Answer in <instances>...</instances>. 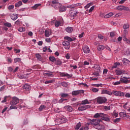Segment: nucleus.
Returning a JSON list of instances; mask_svg holds the SVG:
<instances>
[{"instance_id":"f257e3e1","label":"nucleus","mask_w":130,"mask_h":130,"mask_svg":"<svg viewBox=\"0 0 130 130\" xmlns=\"http://www.w3.org/2000/svg\"><path fill=\"white\" fill-rule=\"evenodd\" d=\"M96 100L98 104H104L107 102V99L104 96H99Z\"/></svg>"},{"instance_id":"f03ea898","label":"nucleus","mask_w":130,"mask_h":130,"mask_svg":"<svg viewBox=\"0 0 130 130\" xmlns=\"http://www.w3.org/2000/svg\"><path fill=\"white\" fill-rule=\"evenodd\" d=\"M50 6L53 7L55 10L59 9L60 7H61V4L58 3L56 0L52 1V3L50 4Z\"/></svg>"},{"instance_id":"7ed1b4c3","label":"nucleus","mask_w":130,"mask_h":130,"mask_svg":"<svg viewBox=\"0 0 130 130\" xmlns=\"http://www.w3.org/2000/svg\"><path fill=\"white\" fill-rule=\"evenodd\" d=\"M100 121H102L101 119H93L91 120V124L93 125V127H95V126H98L99 123H100Z\"/></svg>"},{"instance_id":"20e7f679","label":"nucleus","mask_w":130,"mask_h":130,"mask_svg":"<svg viewBox=\"0 0 130 130\" xmlns=\"http://www.w3.org/2000/svg\"><path fill=\"white\" fill-rule=\"evenodd\" d=\"M88 108H91V106L90 105L81 106L80 107H78V110L79 111H84V110H86V109H88Z\"/></svg>"},{"instance_id":"39448f33","label":"nucleus","mask_w":130,"mask_h":130,"mask_svg":"<svg viewBox=\"0 0 130 130\" xmlns=\"http://www.w3.org/2000/svg\"><path fill=\"white\" fill-rule=\"evenodd\" d=\"M84 93H85V90H74L72 91V95L73 96H78L79 94H83Z\"/></svg>"},{"instance_id":"423d86ee","label":"nucleus","mask_w":130,"mask_h":130,"mask_svg":"<svg viewBox=\"0 0 130 130\" xmlns=\"http://www.w3.org/2000/svg\"><path fill=\"white\" fill-rule=\"evenodd\" d=\"M112 93L115 95V96H119V97H123L124 96V92L121 91H117L114 90L112 91Z\"/></svg>"},{"instance_id":"0eeeda50","label":"nucleus","mask_w":130,"mask_h":130,"mask_svg":"<svg viewBox=\"0 0 130 130\" xmlns=\"http://www.w3.org/2000/svg\"><path fill=\"white\" fill-rule=\"evenodd\" d=\"M19 103V99L18 98L14 96L12 100L10 102L11 105H17Z\"/></svg>"},{"instance_id":"6e6552de","label":"nucleus","mask_w":130,"mask_h":130,"mask_svg":"<svg viewBox=\"0 0 130 130\" xmlns=\"http://www.w3.org/2000/svg\"><path fill=\"white\" fill-rule=\"evenodd\" d=\"M70 43L68 41H64L62 42V45L64 46V48L66 49H70Z\"/></svg>"},{"instance_id":"1a4fd4ad","label":"nucleus","mask_w":130,"mask_h":130,"mask_svg":"<svg viewBox=\"0 0 130 130\" xmlns=\"http://www.w3.org/2000/svg\"><path fill=\"white\" fill-rule=\"evenodd\" d=\"M94 128H96V129L103 130L105 128V126L99 124L98 125L94 126Z\"/></svg>"},{"instance_id":"9d476101","label":"nucleus","mask_w":130,"mask_h":130,"mask_svg":"<svg viewBox=\"0 0 130 130\" xmlns=\"http://www.w3.org/2000/svg\"><path fill=\"white\" fill-rule=\"evenodd\" d=\"M120 81L122 84H127V82H128V80H127V79L125 77L121 78Z\"/></svg>"},{"instance_id":"9b49d317","label":"nucleus","mask_w":130,"mask_h":130,"mask_svg":"<svg viewBox=\"0 0 130 130\" xmlns=\"http://www.w3.org/2000/svg\"><path fill=\"white\" fill-rule=\"evenodd\" d=\"M82 50L84 53H89V52H90V49L87 46H84L83 47Z\"/></svg>"},{"instance_id":"f8f14e48","label":"nucleus","mask_w":130,"mask_h":130,"mask_svg":"<svg viewBox=\"0 0 130 130\" xmlns=\"http://www.w3.org/2000/svg\"><path fill=\"white\" fill-rule=\"evenodd\" d=\"M23 90H25V91H30L31 87H30V85L26 84L22 86Z\"/></svg>"},{"instance_id":"ddd939ff","label":"nucleus","mask_w":130,"mask_h":130,"mask_svg":"<svg viewBox=\"0 0 130 130\" xmlns=\"http://www.w3.org/2000/svg\"><path fill=\"white\" fill-rule=\"evenodd\" d=\"M78 14V11L76 12H71L70 14V16L71 17V19H74L76 17H77V15Z\"/></svg>"},{"instance_id":"4468645a","label":"nucleus","mask_w":130,"mask_h":130,"mask_svg":"<svg viewBox=\"0 0 130 130\" xmlns=\"http://www.w3.org/2000/svg\"><path fill=\"white\" fill-rule=\"evenodd\" d=\"M102 94H107L108 95H112V92L107 90L103 89L102 90Z\"/></svg>"},{"instance_id":"2eb2a0df","label":"nucleus","mask_w":130,"mask_h":130,"mask_svg":"<svg viewBox=\"0 0 130 130\" xmlns=\"http://www.w3.org/2000/svg\"><path fill=\"white\" fill-rule=\"evenodd\" d=\"M119 115L120 117H129V116L128 115H126V113L125 112H120L119 113Z\"/></svg>"},{"instance_id":"dca6fc26","label":"nucleus","mask_w":130,"mask_h":130,"mask_svg":"<svg viewBox=\"0 0 130 130\" xmlns=\"http://www.w3.org/2000/svg\"><path fill=\"white\" fill-rule=\"evenodd\" d=\"M45 35L46 37H49L51 35V31L46 29L45 31Z\"/></svg>"},{"instance_id":"f3484780","label":"nucleus","mask_w":130,"mask_h":130,"mask_svg":"<svg viewBox=\"0 0 130 130\" xmlns=\"http://www.w3.org/2000/svg\"><path fill=\"white\" fill-rule=\"evenodd\" d=\"M86 104H90V102H89V101L87 99L82 101L81 103L80 104V105H86Z\"/></svg>"},{"instance_id":"a211bd4d","label":"nucleus","mask_w":130,"mask_h":130,"mask_svg":"<svg viewBox=\"0 0 130 130\" xmlns=\"http://www.w3.org/2000/svg\"><path fill=\"white\" fill-rule=\"evenodd\" d=\"M93 68L96 70V72L98 73H100L101 68H100V66L99 65L95 64Z\"/></svg>"},{"instance_id":"6ab92c4d","label":"nucleus","mask_w":130,"mask_h":130,"mask_svg":"<svg viewBox=\"0 0 130 130\" xmlns=\"http://www.w3.org/2000/svg\"><path fill=\"white\" fill-rule=\"evenodd\" d=\"M48 73H43L44 76H48V77H53V72L48 71Z\"/></svg>"},{"instance_id":"aec40b11","label":"nucleus","mask_w":130,"mask_h":130,"mask_svg":"<svg viewBox=\"0 0 130 130\" xmlns=\"http://www.w3.org/2000/svg\"><path fill=\"white\" fill-rule=\"evenodd\" d=\"M61 77H68V78H72V75L68 74V73H62L60 74Z\"/></svg>"},{"instance_id":"412c9836","label":"nucleus","mask_w":130,"mask_h":130,"mask_svg":"<svg viewBox=\"0 0 130 130\" xmlns=\"http://www.w3.org/2000/svg\"><path fill=\"white\" fill-rule=\"evenodd\" d=\"M116 73L117 74V76H120V75H122V74L124 73V71L122 70H116Z\"/></svg>"},{"instance_id":"4be33fe9","label":"nucleus","mask_w":130,"mask_h":130,"mask_svg":"<svg viewBox=\"0 0 130 130\" xmlns=\"http://www.w3.org/2000/svg\"><path fill=\"white\" fill-rule=\"evenodd\" d=\"M56 61L55 62L56 66H61V64H62V62H61V60H60V59H56Z\"/></svg>"},{"instance_id":"5701e85b","label":"nucleus","mask_w":130,"mask_h":130,"mask_svg":"<svg viewBox=\"0 0 130 130\" xmlns=\"http://www.w3.org/2000/svg\"><path fill=\"white\" fill-rule=\"evenodd\" d=\"M11 18L13 21H15L16 19H18V15L17 14H13L11 16Z\"/></svg>"},{"instance_id":"b1692460","label":"nucleus","mask_w":130,"mask_h":130,"mask_svg":"<svg viewBox=\"0 0 130 130\" xmlns=\"http://www.w3.org/2000/svg\"><path fill=\"white\" fill-rule=\"evenodd\" d=\"M23 3H22V1H19L15 4V7H16V8H19V7H21Z\"/></svg>"},{"instance_id":"393cba45","label":"nucleus","mask_w":130,"mask_h":130,"mask_svg":"<svg viewBox=\"0 0 130 130\" xmlns=\"http://www.w3.org/2000/svg\"><path fill=\"white\" fill-rule=\"evenodd\" d=\"M112 16H113V13L110 12V13L107 14V15H106L105 16V18L106 19H108V18H110V17H112Z\"/></svg>"},{"instance_id":"a878e982","label":"nucleus","mask_w":130,"mask_h":130,"mask_svg":"<svg viewBox=\"0 0 130 130\" xmlns=\"http://www.w3.org/2000/svg\"><path fill=\"white\" fill-rule=\"evenodd\" d=\"M66 31L68 32V33H72V32H73V28L68 27L66 28Z\"/></svg>"},{"instance_id":"bb28decb","label":"nucleus","mask_w":130,"mask_h":130,"mask_svg":"<svg viewBox=\"0 0 130 130\" xmlns=\"http://www.w3.org/2000/svg\"><path fill=\"white\" fill-rule=\"evenodd\" d=\"M49 60L51 61L52 62H54L55 61H56V58L54 56H50L49 57Z\"/></svg>"},{"instance_id":"cd10ccee","label":"nucleus","mask_w":130,"mask_h":130,"mask_svg":"<svg viewBox=\"0 0 130 130\" xmlns=\"http://www.w3.org/2000/svg\"><path fill=\"white\" fill-rule=\"evenodd\" d=\"M46 108V106L44 105H41L40 107L39 108V111H43V110H44Z\"/></svg>"},{"instance_id":"c85d7f7f","label":"nucleus","mask_w":130,"mask_h":130,"mask_svg":"<svg viewBox=\"0 0 130 130\" xmlns=\"http://www.w3.org/2000/svg\"><path fill=\"white\" fill-rule=\"evenodd\" d=\"M67 11V8L64 6L60 7L59 8V12H66Z\"/></svg>"},{"instance_id":"c756f323","label":"nucleus","mask_w":130,"mask_h":130,"mask_svg":"<svg viewBox=\"0 0 130 130\" xmlns=\"http://www.w3.org/2000/svg\"><path fill=\"white\" fill-rule=\"evenodd\" d=\"M64 39L65 40H68V42H69V41L72 42V41H74V40L73 39H72V38L69 37H64Z\"/></svg>"},{"instance_id":"7c9ffc66","label":"nucleus","mask_w":130,"mask_h":130,"mask_svg":"<svg viewBox=\"0 0 130 130\" xmlns=\"http://www.w3.org/2000/svg\"><path fill=\"white\" fill-rule=\"evenodd\" d=\"M36 57L38 59V60H40V61L42 60V58H41V55L39 53L36 54Z\"/></svg>"},{"instance_id":"2f4dec72","label":"nucleus","mask_w":130,"mask_h":130,"mask_svg":"<svg viewBox=\"0 0 130 130\" xmlns=\"http://www.w3.org/2000/svg\"><path fill=\"white\" fill-rule=\"evenodd\" d=\"M65 108L66 109H67V111L71 112L73 110V108L70 106H67L66 107H65Z\"/></svg>"},{"instance_id":"473e14b6","label":"nucleus","mask_w":130,"mask_h":130,"mask_svg":"<svg viewBox=\"0 0 130 130\" xmlns=\"http://www.w3.org/2000/svg\"><path fill=\"white\" fill-rule=\"evenodd\" d=\"M81 125H82V124H81V122L78 123L75 127V129H79V128H80V127H81Z\"/></svg>"},{"instance_id":"72a5a7b5","label":"nucleus","mask_w":130,"mask_h":130,"mask_svg":"<svg viewBox=\"0 0 130 130\" xmlns=\"http://www.w3.org/2000/svg\"><path fill=\"white\" fill-rule=\"evenodd\" d=\"M4 26L6 27H8V28H11L12 27V24L9 23V22H6L4 24Z\"/></svg>"},{"instance_id":"f704fd0d","label":"nucleus","mask_w":130,"mask_h":130,"mask_svg":"<svg viewBox=\"0 0 130 130\" xmlns=\"http://www.w3.org/2000/svg\"><path fill=\"white\" fill-rule=\"evenodd\" d=\"M17 77L19 78V79H25V77L24 75H22V74H20L19 73L17 74Z\"/></svg>"},{"instance_id":"c9c22d12","label":"nucleus","mask_w":130,"mask_h":130,"mask_svg":"<svg viewBox=\"0 0 130 130\" xmlns=\"http://www.w3.org/2000/svg\"><path fill=\"white\" fill-rule=\"evenodd\" d=\"M104 48H105L104 46H102V45H99L98 47V50H99L100 51L101 50H103Z\"/></svg>"},{"instance_id":"e433bc0d","label":"nucleus","mask_w":130,"mask_h":130,"mask_svg":"<svg viewBox=\"0 0 130 130\" xmlns=\"http://www.w3.org/2000/svg\"><path fill=\"white\" fill-rule=\"evenodd\" d=\"M123 41H125V42L128 44H129L130 40L126 38L125 37H123Z\"/></svg>"},{"instance_id":"4c0bfd02","label":"nucleus","mask_w":130,"mask_h":130,"mask_svg":"<svg viewBox=\"0 0 130 130\" xmlns=\"http://www.w3.org/2000/svg\"><path fill=\"white\" fill-rule=\"evenodd\" d=\"M102 119L105 120V121H110V118L106 117H103Z\"/></svg>"},{"instance_id":"58836bf2","label":"nucleus","mask_w":130,"mask_h":130,"mask_svg":"<svg viewBox=\"0 0 130 130\" xmlns=\"http://www.w3.org/2000/svg\"><path fill=\"white\" fill-rule=\"evenodd\" d=\"M54 80H47L44 82L45 84H52V83H54Z\"/></svg>"},{"instance_id":"ea45409f","label":"nucleus","mask_w":130,"mask_h":130,"mask_svg":"<svg viewBox=\"0 0 130 130\" xmlns=\"http://www.w3.org/2000/svg\"><path fill=\"white\" fill-rule=\"evenodd\" d=\"M40 6H41V4H35L34 6L32 7V8L34 9V10H36V9H37V8Z\"/></svg>"},{"instance_id":"a19ab883","label":"nucleus","mask_w":130,"mask_h":130,"mask_svg":"<svg viewBox=\"0 0 130 130\" xmlns=\"http://www.w3.org/2000/svg\"><path fill=\"white\" fill-rule=\"evenodd\" d=\"M91 91H92V92H94V93H97V92L99 91V89L97 88L92 87L91 89Z\"/></svg>"},{"instance_id":"79ce46f5","label":"nucleus","mask_w":130,"mask_h":130,"mask_svg":"<svg viewBox=\"0 0 130 130\" xmlns=\"http://www.w3.org/2000/svg\"><path fill=\"white\" fill-rule=\"evenodd\" d=\"M124 6H118L117 8V9L118 10V11H122L124 10Z\"/></svg>"},{"instance_id":"37998d69","label":"nucleus","mask_w":130,"mask_h":130,"mask_svg":"<svg viewBox=\"0 0 130 130\" xmlns=\"http://www.w3.org/2000/svg\"><path fill=\"white\" fill-rule=\"evenodd\" d=\"M18 31H19V32H25V31H26V29L25 27H20L18 29Z\"/></svg>"},{"instance_id":"c03bdc74","label":"nucleus","mask_w":130,"mask_h":130,"mask_svg":"<svg viewBox=\"0 0 130 130\" xmlns=\"http://www.w3.org/2000/svg\"><path fill=\"white\" fill-rule=\"evenodd\" d=\"M111 108V107L110 106H104V109H105V110H110Z\"/></svg>"},{"instance_id":"a18cd8bd","label":"nucleus","mask_w":130,"mask_h":130,"mask_svg":"<svg viewBox=\"0 0 130 130\" xmlns=\"http://www.w3.org/2000/svg\"><path fill=\"white\" fill-rule=\"evenodd\" d=\"M69 94L68 93H61V98H64L65 97H68Z\"/></svg>"},{"instance_id":"49530a36","label":"nucleus","mask_w":130,"mask_h":130,"mask_svg":"<svg viewBox=\"0 0 130 130\" xmlns=\"http://www.w3.org/2000/svg\"><path fill=\"white\" fill-rule=\"evenodd\" d=\"M110 35L111 38H113V37H114V36H115L116 34H115V32H111Z\"/></svg>"},{"instance_id":"de8ad7c7","label":"nucleus","mask_w":130,"mask_h":130,"mask_svg":"<svg viewBox=\"0 0 130 130\" xmlns=\"http://www.w3.org/2000/svg\"><path fill=\"white\" fill-rule=\"evenodd\" d=\"M8 97H9V96H5L4 97V100H3L1 102H2V103H6V102H7V99L8 98Z\"/></svg>"},{"instance_id":"09e8293b","label":"nucleus","mask_w":130,"mask_h":130,"mask_svg":"<svg viewBox=\"0 0 130 130\" xmlns=\"http://www.w3.org/2000/svg\"><path fill=\"white\" fill-rule=\"evenodd\" d=\"M18 108V107H17V106H10V109H17Z\"/></svg>"},{"instance_id":"8fccbe9b","label":"nucleus","mask_w":130,"mask_h":130,"mask_svg":"<svg viewBox=\"0 0 130 130\" xmlns=\"http://www.w3.org/2000/svg\"><path fill=\"white\" fill-rule=\"evenodd\" d=\"M18 61H21V59L20 58H16L14 59V62H18Z\"/></svg>"},{"instance_id":"3c124183","label":"nucleus","mask_w":130,"mask_h":130,"mask_svg":"<svg viewBox=\"0 0 130 130\" xmlns=\"http://www.w3.org/2000/svg\"><path fill=\"white\" fill-rule=\"evenodd\" d=\"M120 121V118H116L113 120V122L116 123Z\"/></svg>"},{"instance_id":"603ef678","label":"nucleus","mask_w":130,"mask_h":130,"mask_svg":"<svg viewBox=\"0 0 130 130\" xmlns=\"http://www.w3.org/2000/svg\"><path fill=\"white\" fill-rule=\"evenodd\" d=\"M59 25H60V21H56L55 23V27H58V26H59Z\"/></svg>"},{"instance_id":"864d4df0","label":"nucleus","mask_w":130,"mask_h":130,"mask_svg":"<svg viewBox=\"0 0 130 130\" xmlns=\"http://www.w3.org/2000/svg\"><path fill=\"white\" fill-rule=\"evenodd\" d=\"M68 100L67 99H61L60 100H59L58 102L59 103H62L63 102V101H66Z\"/></svg>"},{"instance_id":"5fc2aeb1","label":"nucleus","mask_w":130,"mask_h":130,"mask_svg":"<svg viewBox=\"0 0 130 130\" xmlns=\"http://www.w3.org/2000/svg\"><path fill=\"white\" fill-rule=\"evenodd\" d=\"M93 117H94V118H98L100 117V115H99V113H97L95 114H94Z\"/></svg>"},{"instance_id":"6e6d98bb","label":"nucleus","mask_w":130,"mask_h":130,"mask_svg":"<svg viewBox=\"0 0 130 130\" xmlns=\"http://www.w3.org/2000/svg\"><path fill=\"white\" fill-rule=\"evenodd\" d=\"M62 85L63 87H68V84L66 82H62Z\"/></svg>"},{"instance_id":"4d7b16f0","label":"nucleus","mask_w":130,"mask_h":130,"mask_svg":"<svg viewBox=\"0 0 130 130\" xmlns=\"http://www.w3.org/2000/svg\"><path fill=\"white\" fill-rule=\"evenodd\" d=\"M8 10H13L14 9V5H12L8 7Z\"/></svg>"},{"instance_id":"13d9d810","label":"nucleus","mask_w":130,"mask_h":130,"mask_svg":"<svg viewBox=\"0 0 130 130\" xmlns=\"http://www.w3.org/2000/svg\"><path fill=\"white\" fill-rule=\"evenodd\" d=\"M66 58H67V59H70V58H71V56L70 55V54L67 53L66 55Z\"/></svg>"},{"instance_id":"bf43d9fd","label":"nucleus","mask_w":130,"mask_h":130,"mask_svg":"<svg viewBox=\"0 0 130 130\" xmlns=\"http://www.w3.org/2000/svg\"><path fill=\"white\" fill-rule=\"evenodd\" d=\"M129 27V26H128V25H127V24H124V25H123V28L125 29H126Z\"/></svg>"},{"instance_id":"052dcab7","label":"nucleus","mask_w":130,"mask_h":130,"mask_svg":"<svg viewBox=\"0 0 130 130\" xmlns=\"http://www.w3.org/2000/svg\"><path fill=\"white\" fill-rule=\"evenodd\" d=\"M125 97L126 98H130V93L127 92L125 94Z\"/></svg>"},{"instance_id":"680f3d73","label":"nucleus","mask_w":130,"mask_h":130,"mask_svg":"<svg viewBox=\"0 0 130 130\" xmlns=\"http://www.w3.org/2000/svg\"><path fill=\"white\" fill-rule=\"evenodd\" d=\"M98 38H99V39H103V38H104V37L101 35V34L98 35Z\"/></svg>"},{"instance_id":"e2e57ef3","label":"nucleus","mask_w":130,"mask_h":130,"mask_svg":"<svg viewBox=\"0 0 130 130\" xmlns=\"http://www.w3.org/2000/svg\"><path fill=\"white\" fill-rule=\"evenodd\" d=\"M93 76H98V77H99V76H100V75L99 74V73H98V72H94L93 73Z\"/></svg>"},{"instance_id":"0e129e2a","label":"nucleus","mask_w":130,"mask_h":130,"mask_svg":"<svg viewBox=\"0 0 130 130\" xmlns=\"http://www.w3.org/2000/svg\"><path fill=\"white\" fill-rule=\"evenodd\" d=\"M94 8H95L94 6H93L92 7H91L89 10V12L91 13V12H92V11H93V10H94Z\"/></svg>"},{"instance_id":"69168bd1","label":"nucleus","mask_w":130,"mask_h":130,"mask_svg":"<svg viewBox=\"0 0 130 130\" xmlns=\"http://www.w3.org/2000/svg\"><path fill=\"white\" fill-rule=\"evenodd\" d=\"M47 49H48L47 47L45 46V47H44V48H43V52H46V50H47Z\"/></svg>"},{"instance_id":"338daca9","label":"nucleus","mask_w":130,"mask_h":130,"mask_svg":"<svg viewBox=\"0 0 130 130\" xmlns=\"http://www.w3.org/2000/svg\"><path fill=\"white\" fill-rule=\"evenodd\" d=\"M120 80L119 81L115 82V83H114L113 85H114L115 86L116 85H119V84H120Z\"/></svg>"},{"instance_id":"774afa93","label":"nucleus","mask_w":130,"mask_h":130,"mask_svg":"<svg viewBox=\"0 0 130 130\" xmlns=\"http://www.w3.org/2000/svg\"><path fill=\"white\" fill-rule=\"evenodd\" d=\"M123 10H124V11H129V8H128V7H127L124 6Z\"/></svg>"}]
</instances>
